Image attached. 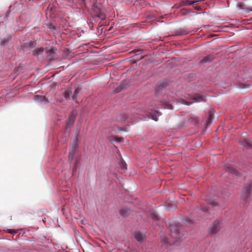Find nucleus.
Segmentation results:
<instances>
[{"mask_svg": "<svg viewBox=\"0 0 252 252\" xmlns=\"http://www.w3.org/2000/svg\"><path fill=\"white\" fill-rule=\"evenodd\" d=\"M57 48L54 46H51L49 48H46V59L48 61H55L57 58Z\"/></svg>", "mask_w": 252, "mask_h": 252, "instance_id": "1", "label": "nucleus"}, {"mask_svg": "<svg viewBox=\"0 0 252 252\" xmlns=\"http://www.w3.org/2000/svg\"><path fill=\"white\" fill-rule=\"evenodd\" d=\"M170 82L167 79L159 81L155 90V94L157 96L160 95L162 91L165 90L169 85Z\"/></svg>", "mask_w": 252, "mask_h": 252, "instance_id": "2", "label": "nucleus"}, {"mask_svg": "<svg viewBox=\"0 0 252 252\" xmlns=\"http://www.w3.org/2000/svg\"><path fill=\"white\" fill-rule=\"evenodd\" d=\"M236 7L240 13L243 15L247 14L250 12H252V6L242 2L237 3Z\"/></svg>", "mask_w": 252, "mask_h": 252, "instance_id": "3", "label": "nucleus"}, {"mask_svg": "<svg viewBox=\"0 0 252 252\" xmlns=\"http://www.w3.org/2000/svg\"><path fill=\"white\" fill-rule=\"evenodd\" d=\"M252 194V184H250L248 186H245L242 190V199L244 200L246 202L248 201L249 197Z\"/></svg>", "mask_w": 252, "mask_h": 252, "instance_id": "4", "label": "nucleus"}, {"mask_svg": "<svg viewBox=\"0 0 252 252\" xmlns=\"http://www.w3.org/2000/svg\"><path fill=\"white\" fill-rule=\"evenodd\" d=\"M93 10L94 15L100 20H104L106 18L105 15L103 11H102L100 7L96 4H94L93 5Z\"/></svg>", "mask_w": 252, "mask_h": 252, "instance_id": "5", "label": "nucleus"}, {"mask_svg": "<svg viewBox=\"0 0 252 252\" xmlns=\"http://www.w3.org/2000/svg\"><path fill=\"white\" fill-rule=\"evenodd\" d=\"M44 48L41 47L35 48L32 51V55L38 60L42 59L44 57Z\"/></svg>", "mask_w": 252, "mask_h": 252, "instance_id": "6", "label": "nucleus"}, {"mask_svg": "<svg viewBox=\"0 0 252 252\" xmlns=\"http://www.w3.org/2000/svg\"><path fill=\"white\" fill-rule=\"evenodd\" d=\"M220 223L218 220H215L209 228V233L214 234L217 233L220 229Z\"/></svg>", "mask_w": 252, "mask_h": 252, "instance_id": "7", "label": "nucleus"}, {"mask_svg": "<svg viewBox=\"0 0 252 252\" xmlns=\"http://www.w3.org/2000/svg\"><path fill=\"white\" fill-rule=\"evenodd\" d=\"M33 100L39 103L46 104L49 101L48 99L44 95H35L33 97Z\"/></svg>", "mask_w": 252, "mask_h": 252, "instance_id": "8", "label": "nucleus"}, {"mask_svg": "<svg viewBox=\"0 0 252 252\" xmlns=\"http://www.w3.org/2000/svg\"><path fill=\"white\" fill-rule=\"evenodd\" d=\"M76 112L75 111H72L70 114L69 119L66 123V128L71 127L74 124L76 117Z\"/></svg>", "mask_w": 252, "mask_h": 252, "instance_id": "9", "label": "nucleus"}, {"mask_svg": "<svg viewBox=\"0 0 252 252\" xmlns=\"http://www.w3.org/2000/svg\"><path fill=\"white\" fill-rule=\"evenodd\" d=\"M78 147V144H77V140L75 139L73 141L72 146H71V149L69 152V158L71 159V160H73V155L74 153H75Z\"/></svg>", "mask_w": 252, "mask_h": 252, "instance_id": "10", "label": "nucleus"}, {"mask_svg": "<svg viewBox=\"0 0 252 252\" xmlns=\"http://www.w3.org/2000/svg\"><path fill=\"white\" fill-rule=\"evenodd\" d=\"M218 205L217 202L214 200H210L208 203L207 207H204L201 209V211L203 212H208L211 211L212 208Z\"/></svg>", "mask_w": 252, "mask_h": 252, "instance_id": "11", "label": "nucleus"}, {"mask_svg": "<svg viewBox=\"0 0 252 252\" xmlns=\"http://www.w3.org/2000/svg\"><path fill=\"white\" fill-rule=\"evenodd\" d=\"M215 58V55H209L204 57L201 61L200 63H209L213 62Z\"/></svg>", "mask_w": 252, "mask_h": 252, "instance_id": "12", "label": "nucleus"}, {"mask_svg": "<svg viewBox=\"0 0 252 252\" xmlns=\"http://www.w3.org/2000/svg\"><path fill=\"white\" fill-rule=\"evenodd\" d=\"M143 58V57H139L138 55H136L134 56H132L130 58L126 59L125 61L126 62H129V63H136L139 60Z\"/></svg>", "mask_w": 252, "mask_h": 252, "instance_id": "13", "label": "nucleus"}, {"mask_svg": "<svg viewBox=\"0 0 252 252\" xmlns=\"http://www.w3.org/2000/svg\"><path fill=\"white\" fill-rule=\"evenodd\" d=\"M130 213H131V210L129 209H128L126 207H123L120 210V213L122 217H126L128 215H129Z\"/></svg>", "mask_w": 252, "mask_h": 252, "instance_id": "14", "label": "nucleus"}, {"mask_svg": "<svg viewBox=\"0 0 252 252\" xmlns=\"http://www.w3.org/2000/svg\"><path fill=\"white\" fill-rule=\"evenodd\" d=\"M241 144L245 147L248 149H251L252 148V143L250 140L248 139H246L243 141H241Z\"/></svg>", "mask_w": 252, "mask_h": 252, "instance_id": "15", "label": "nucleus"}, {"mask_svg": "<svg viewBox=\"0 0 252 252\" xmlns=\"http://www.w3.org/2000/svg\"><path fill=\"white\" fill-rule=\"evenodd\" d=\"M169 228L172 233L177 234L179 232V226L177 225V224H175V226L172 224H170Z\"/></svg>", "mask_w": 252, "mask_h": 252, "instance_id": "16", "label": "nucleus"}, {"mask_svg": "<svg viewBox=\"0 0 252 252\" xmlns=\"http://www.w3.org/2000/svg\"><path fill=\"white\" fill-rule=\"evenodd\" d=\"M161 105L163 106L165 109H173V106L172 104L169 101H164L161 102Z\"/></svg>", "mask_w": 252, "mask_h": 252, "instance_id": "17", "label": "nucleus"}, {"mask_svg": "<svg viewBox=\"0 0 252 252\" xmlns=\"http://www.w3.org/2000/svg\"><path fill=\"white\" fill-rule=\"evenodd\" d=\"M145 236V235L144 233H142L140 232H137L135 234V237L137 241L142 242L144 240Z\"/></svg>", "mask_w": 252, "mask_h": 252, "instance_id": "18", "label": "nucleus"}, {"mask_svg": "<svg viewBox=\"0 0 252 252\" xmlns=\"http://www.w3.org/2000/svg\"><path fill=\"white\" fill-rule=\"evenodd\" d=\"M71 94V91L67 90H65L63 93V96L66 100L70 99V95Z\"/></svg>", "mask_w": 252, "mask_h": 252, "instance_id": "19", "label": "nucleus"}, {"mask_svg": "<svg viewBox=\"0 0 252 252\" xmlns=\"http://www.w3.org/2000/svg\"><path fill=\"white\" fill-rule=\"evenodd\" d=\"M195 102H202L205 100V98L202 95H197L192 98Z\"/></svg>", "mask_w": 252, "mask_h": 252, "instance_id": "20", "label": "nucleus"}, {"mask_svg": "<svg viewBox=\"0 0 252 252\" xmlns=\"http://www.w3.org/2000/svg\"><path fill=\"white\" fill-rule=\"evenodd\" d=\"M198 1H192L186 0L183 1V4L185 5H191L195 3L198 2Z\"/></svg>", "mask_w": 252, "mask_h": 252, "instance_id": "21", "label": "nucleus"}, {"mask_svg": "<svg viewBox=\"0 0 252 252\" xmlns=\"http://www.w3.org/2000/svg\"><path fill=\"white\" fill-rule=\"evenodd\" d=\"M36 45V43L34 41H30L29 42H27L24 43V47H28L30 46H33L34 47Z\"/></svg>", "mask_w": 252, "mask_h": 252, "instance_id": "22", "label": "nucleus"}, {"mask_svg": "<svg viewBox=\"0 0 252 252\" xmlns=\"http://www.w3.org/2000/svg\"><path fill=\"white\" fill-rule=\"evenodd\" d=\"M194 78H195V75L193 74H189L187 77L186 80L188 81L189 82V81L193 80L194 79Z\"/></svg>", "mask_w": 252, "mask_h": 252, "instance_id": "23", "label": "nucleus"}, {"mask_svg": "<svg viewBox=\"0 0 252 252\" xmlns=\"http://www.w3.org/2000/svg\"><path fill=\"white\" fill-rule=\"evenodd\" d=\"M228 171L231 172L232 174H234L236 176H238L240 175L239 173L236 169H230Z\"/></svg>", "mask_w": 252, "mask_h": 252, "instance_id": "24", "label": "nucleus"}, {"mask_svg": "<svg viewBox=\"0 0 252 252\" xmlns=\"http://www.w3.org/2000/svg\"><path fill=\"white\" fill-rule=\"evenodd\" d=\"M80 90L78 88L75 89L74 91V94L72 95V98L73 100H75L77 98V94L79 93Z\"/></svg>", "mask_w": 252, "mask_h": 252, "instance_id": "25", "label": "nucleus"}, {"mask_svg": "<svg viewBox=\"0 0 252 252\" xmlns=\"http://www.w3.org/2000/svg\"><path fill=\"white\" fill-rule=\"evenodd\" d=\"M156 113L157 114V115L155 116V117H153V119L154 120H155V121H158V118L157 117L158 116H160L161 115V113L159 111H156Z\"/></svg>", "mask_w": 252, "mask_h": 252, "instance_id": "26", "label": "nucleus"}, {"mask_svg": "<svg viewBox=\"0 0 252 252\" xmlns=\"http://www.w3.org/2000/svg\"><path fill=\"white\" fill-rule=\"evenodd\" d=\"M126 164L125 162H123L122 164L121 165V167L122 169L125 170L126 169Z\"/></svg>", "mask_w": 252, "mask_h": 252, "instance_id": "27", "label": "nucleus"}, {"mask_svg": "<svg viewBox=\"0 0 252 252\" xmlns=\"http://www.w3.org/2000/svg\"><path fill=\"white\" fill-rule=\"evenodd\" d=\"M7 232L10 234H15L17 233V231L14 229H7Z\"/></svg>", "mask_w": 252, "mask_h": 252, "instance_id": "28", "label": "nucleus"}, {"mask_svg": "<svg viewBox=\"0 0 252 252\" xmlns=\"http://www.w3.org/2000/svg\"><path fill=\"white\" fill-rule=\"evenodd\" d=\"M8 41H9L8 39H4L1 41V45H5L6 44H7L8 42Z\"/></svg>", "mask_w": 252, "mask_h": 252, "instance_id": "29", "label": "nucleus"}, {"mask_svg": "<svg viewBox=\"0 0 252 252\" xmlns=\"http://www.w3.org/2000/svg\"><path fill=\"white\" fill-rule=\"evenodd\" d=\"M206 122H207V124H208V125L211 124L212 123L211 118H208V119L207 120Z\"/></svg>", "mask_w": 252, "mask_h": 252, "instance_id": "30", "label": "nucleus"}, {"mask_svg": "<svg viewBox=\"0 0 252 252\" xmlns=\"http://www.w3.org/2000/svg\"><path fill=\"white\" fill-rule=\"evenodd\" d=\"M177 61L176 60H175V59H172L171 62L170 63H174V62Z\"/></svg>", "mask_w": 252, "mask_h": 252, "instance_id": "31", "label": "nucleus"}, {"mask_svg": "<svg viewBox=\"0 0 252 252\" xmlns=\"http://www.w3.org/2000/svg\"><path fill=\"white\" fill-rule=\"evenodd\" d=\"M196 8L197 9H198V10H200V9H201L200 7V6H196Z\"/></svg>", "mask_w": 252, "mask_h": 252, "instance_id": "32", "label": "nucleus"}, {"mask_svg": "<svg viewBox=\"0 0 252 252\" xmlns=\"http://www.w3.org/2000/svg\"><path fill=\"white\" fill-rule=\"evenodd\" d=\"M164 243H167L168 242L166 240H164Z\"/></svg>", "mask_w": 252, "mask_h": 252, "instance_id": "33", "label": "nucleus"}, {"mask_svg": "<svg viewBox=\"0 0 252 252\" xmlns=\"http://www.w3.org/2000/svg\"><path fill=\"white\" fill-rule=\"evenodd\" d=\"M64 51H66V52H68V49H65Z\"/></svg>", "mask_w": 252, "mask_h": 252, "instance_id": "34", "label": "nucleus"}, {"mask_svg": "<svg viewBox=\"0 0 252 252\" xmlns=\"http://www.w3.org/2000/svg\"><path fill=\"white\" fill-rule=\"evenodd\" d=\"M123 62V61H121L120 62H119V63H122Z\"/></svg>", "mask_w": 252, "mask_h": 252, "instance_id": "35", "label": "nucleus"}, {"mask_svg": "<svg viewBox=\"0 0 252 252\" xmlns=\"http://www.w3.org/2000/svg\"><path fill=\"white\" fill-rule=\"evenodd\" d=\"M154 219H155V220L157 219V217H154Z\"/></svg>", "mask_w": 252, "mask_h": 252, "instance_id": "36", "label": "nucleus"}]
</instances>
